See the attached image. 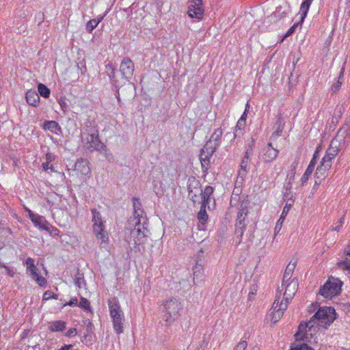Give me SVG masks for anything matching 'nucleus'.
Returning a JSON list of instances; mask_svg holds the SVG:
<instances>
[{"instance_id":"f257e3e1","label":"nucleus","mask_w":350,"mask_h":350,"mask_svg":"<svg viewBox=\"0 0 350 350\" xmlns=\"http://www.w3.org/2000/svg\"><path fill=\"white\" fill-rule=\"evenodd\" d=\"M336 318L335 310L332 307H320L307 323H301L295 334V342L291 350H314L306 342L312 343L313 335L317 330H325Z\"/></svg>"},{"instance_id":"f03ea898","label":"nucleus","mask_w":350,"mask_h":350,"mask_svg":"<svg viewBox=\"0 0 350 350\" xmlns=\"http://www.w3.org/2000/svg\"><path fill=\"white\" fill-rule=\"evenodd\" d=\"M163 306V319L166 322V325H170L176 321L180 315V311L183 308L180 301L175 297L167 299Z\"/></svg>"},{"instance_id":"7ed1b4c3","label":"nucleus","mask_w":350,"mask_h":350,"mask_svg":"<svg viewBox=\"0 0 350 350\" xmlns=\"http://www.w3.org/2000/svg\"><path fill=\"white\" fill-rule=\"evenodd\" d=\"M107 302L114 330L118 334H120L123 332L124 313L116 297L108 299Z\"/></svg>"},{"instance_id":"20e7f679","label":"nucleus","mask_w":350,"mask_h":350,"mask_svg":"<svg viewBox=\"0 0 350 350\" xmlns=\"http://www.w3.org/2000/svg\"><path fill=\"white\" fill-rule=\"evenodd\" d=\"M342 284V282L338 278H329L328 280L320 288L319 294L325 298L332 299L340 293Z\"/></svg>"},{"instance_id":"39448f33","label":"nucleus","mask_w":350,"mask_h":350,"mask_svg":"<svg viewBox=\"0 0 350 350\" xmlns=\"http://www.w3.org/2000/svg\"><path fill=\"white\" fill-rule=\"evenodd\" d=\"M82 142L84 146L89 150H96L100 152H106L107 148L99 139L97 131L91 134L83 135Z\"/></svg>"},{"instance_id":"423d86ee","label":"nucleus","mask_w":350,"mask_h":350,"mask_svg":"<svg viewBox=\"0 0 350 350\" xmlns=\"http://www.w3.org/2000/svg\"><path fill=\"white\" fill-rule=\"evenodd\" d=\"M280 297L277 295L269 314L271 317V321L273 324L281 319L288 306L287 301H283V300L280 301Z\"/></svg>"},{"instance_id":"0eeeda50","label":"nucleus","mask_w":350,"mask_h":350,"mask_svg":"<svg viewBox=\"0 0 350 350\" xmlns=\"http://www.w3.org/2000/svg\"><path fill=\"white\" fill-rule=\"evenodd\" d=\"M342 139L338 134L334 138L329 144V146L326 150L325 156L322 159L327 160L332 163V159L338 154L341 146Z\"/></svg>"},{"instance_id":"6e6552de","label":"nucleus","mask_w":350,"mask_h":350,"mask_svg":"<svg viewBox=\"0 0 350 350\" xmlns=\"http://www.w3.org/2000/svg\"><path fill=\"white\" fill-rule=\"evenodd\" d=\"M187 13L191 18L202 19L204 15L202 0H193L188 7Z\"/></svg>"},{"instance_id":"1a4fd4ad","label":"nucleus","mask_w":350,"mask_h":350,"mask_svg":"<svg viewBox=\"0 0 350 350\" xmlns=\"http://www.w3.org/2000/svg\"><path fill=\"white\" fill-rule=\"evenodd\" d=\"M321 146H319L314 155H313V157L311 160V161L310 162V164L308 166L305 173L303 174L302 177L301 178V185H304L305 183L308 181V180L309 179L310 176H311L314 169V167H315V165L317 163V160L320 157V152H321Z\"/></svg>"},{"instance_id":"9d476101","label":"nucleus","mask_w":350,"mask_h":350,"mask_svg":"<svg viewBox=\"0 0 350 350\" xmlns=\"http://www.w3.org/2000/svg\"><path fill=\"white\" fill-rule=\"evenodd\" d=\"M282 287H284L283 299L282 300H283V301H287L288 304V301L291 300L297 290L298 283L297 281L293 280L292 281L286 283V285H282Z\"/></svg>"},{"instance_id":"9b49d317","label":"nucleus","mask_w":350,"mask_h":350,"mask_svg":"<svg viewBox=\"0 0 350 350\" xmlns=\"http://www.w3.org/2000/svg\"><path fill=\"white\" fill-rule=\"evenodd\" d=\"M120 71L122 76L129 80L133 75L134 64L129 58L124 57L120 64Z\"/></svg>"},{"instance_id":"f8f14e48","label":"nucleus","mask_w":350,"mask_h":350,"mask_svg":"<svg viewBox=\"0 0 350 350\" xmlns=\"http://www.w3.org/2000/svg\"><path fill=\"white\" fill-rule=\"evenodd\" d=\"M93 226L94 232L97 239L100 240L101 243H106L108 241V233L105 229L103 220H95Z\"/></svg>"},{"instance_id":"ddd939ff","label":"nucleus","mask_w":350,"mask_h":350,"mask_svg":"<svg viewBox=\"0 0 350 350\" xmlns=\"http://www.w3.org/2000/svg\"><path fill=\"white\" fill-rule=\"evenodd\" d=\"M331 166L332 163L328 162L327 160L321 159V164L317 167L315 173L316 183H318V180L320 183L321 180L325 178Z\"/></svg>"},{"instance_id":"4468645a","label":"nucleus","mask_w":350,"mask_h":350,"mask_svg":"<svg viewBox=\"0 0 350 350\" xmlns=\"http://www.w3.org/2000/svg\"><path fill=\"white\" fill-rule=\"evenodd\" d=\"M344 254L345 259L338 262L337 266L345 272L350 280V245L345 248Z\"/></svg>"},{"instance_id":"2eb2a0df","label":"nucleus","mask_w":350,"mask_h":350,"mask_svg":"<svg viewBox=\"0 0 350 350\" xmlns=\"http://www.w3.org/2000/svg\"><path fill=\"white\" fill-rule=\"evenodd\" d=\"M204 261L202 259H199L198 260V262H196L195 266L193 267V282L196 284H198L203 280V278H204L203 266H204Z\"/></svg>"},{"instance_id":"dca6fc26","label":"nucleus","mask_w":350,"mask_h":350,"mask_svg":"<svg viewBox=\"0 0 350 350\" xmlns=\"http://www.w3.org/2000/svg\"><path fill=\"white\" fill-rule=\"evenodd\" d=\"M75 170L84 176H89L91 174L88 161L82 159L75 163Z\"/></svg>"},{"instance_id":"f3484780","label":"nucleus","mask_w":350,"mask_h":350,"mask_svg":"<svg viewBox=\"0 0 350 350\" xmlns=\"http://www.w3.org/2000/svg\"><path fill=\"white\" fill-rule=\"evenodd\" d=\"M250 153V152L249 150H247L245 152V155L242 159L241 166H240L241 168L239 171L237 182L239 181V180H241V181H243L248 172L247 167H248V164L250 161V158H249Z\"/></svg>"},{"instance_id":"a211bd4d","label":"nucleus","mask_w":350,"mask_h":350,"mask_svg":"<svg viewBox=\"0 0 350 350\" xmlns=\"http://www.w3.org/2000/svg\"><path fill=\"white\" fill-rule=\"evenodd\" d=\"M278 153V150L273 148L271 144L269 143L265 148L262 159L265 162H272L277 158Z\"/></svg>"},{"instance_id":"6ab92c4d","label":"nucleus","mask_w":350,"mask_h":350,"mask_svg":"<svg viewBox=\"0 0 350 350\" xmlns=\"http://www.w3.org/2000/svg\"><path fill=\"white\" fill-rule=\"evenodd\" d=\"M136 223L134 227V229L132 230V234H135L137 233L138 236H142V237L148 236V220H144V222L142 224L141 220H136Z\"/></svg>"},{"instance_id":"aec40b11","label":"nucleus","mask_w":350,"mask_h":350,"mask_svg":"<svg viewBox=\"0 0 350 350\" xmlns=\"http://www.w3.org/2000/svg\"><path fill=\"white\" fill-rule=\"evenodd\" d=\"M34 226L40 229L45 230L49 232L51 235L55 236L58 234L57 229L53 228L47 220H31Z\"/></svg>"},{"instance_id":"412c9836","label":"nucleus","mask_w":350,"mask_h":350,"mask_svg":"<svg viewBox=\"0 0 350 350\" xmlns=\"http://www.w3.org/2000/svg\"><path fill=\"white\" fill-rule=\"evenodd\" d=\"M27 272L29 273L32 279L34 280L40 286H45L46 280L44 277L40 275L39 270L36 265L27 269Z\"/></svg>"},{"instance_id":"4be33fe9","label":"nucleus","mask_w":350,"mask_h":350,"mask_svg":"<svg viewBox=\"0 0 350 350\" xmlns=\"http://www.w3.org/2000/svg\"><path fill=\"white\" fill-rule=\"evenodd\" d=\"M27 272L29 273L32 279L34 280L40 286H45L46 280L44 277L40 275L39 270L36 265L27 269Z\"/></svg>"},{"instance_id":"5701e85b","label":"nucleus","mask_w":350,"mask_h":350,"mask_svg":"<svg viewBox=\"0 0 350 350\" xmlns=\"http://www.w3.org/2000/svg\"><path fill=\"white\" fill-rule=\"evenodd\" d=\"M133 206L134 209V219H143L146 217L145 213L142 208V204L139 199L133 198Z\"/></svg>"},{"instance_id":"b1692460","label":"nucleus","mask_w":350,"mask_h":350,"mask_svg":"<svg viewBox=\"0 0 350 350\" xmlns=\"http://www.w3.org/2000/svg\"><path fill=\"white\" fill-rule=\"evenodd\" d=\"M199 191H200V194L202 195V203H204L205 204H215L214 198L211 196L213 192V188L212 187L207 186L203 192H202L201 190Z\"/></svg>"},{"instance_id":"393cba45","label":"nucleus","mask_w":350,"mask_h":350,"mask_svg":"<svg viewBox=\"0 0 350 350\" xmlns=\"http://www.w3.org/2000/svg\"><path fill=\"white\" fill-rule=\"evenodd\" d=\"M26 100L29 105L37 106L40 102L39 94L35 90H29L26 93Z\"/></svg>"},{"instance_id":"a878e982","label":"nucleus","mask_w":350,"mask_h":350,"mask_svg":"<svg viewBox=\"0 0 350 350\" xmlns=\"http://www.w3.org/2000/svg\"><path fill=\"white\" fill-rule=\"evenodd\" d=\"M43 128L56 135H59L61 133V127L55 121H46Z\"/></svg>"},{"instance_id":"bb28decb","label":"nucleus","mask_w":350,"mask_h":350,"mask_svg":"<svg viewBox=\"0 0 350 350\" xmlns=\"http://www.w3.org/2000/svg\"><path fill=\"white\" fill-rule=\"evenodd\" d=\"M296 267V262L292 263L291 262L287 265L283 275L282 286L286 285V283L289 282L291 280L293 273Z\"/></svg>"},{"instance_id":"cd10ccee","label":"nucleus","mask_w":350,"mask_h":350,"mask_svg":"<svg viewBox=\"0 0 350 350\" xmlns=\"http://www.w3.org/2000/svg\"><path fill=\"white\" fill-rule=\"evenodd\" d=\"M66 323L63 321H54L49 323V329L53 332H62L66 329Z\"/></svg>"},{"instance_id":"c85d7f7f","label":"nucleus","mask_w":350,"mask_h":350,"mask_svg":"<svg viewBox=\"0 0 350 350\" xmlns=\"http://www.w3.org/2000/svg\"><path fill=\"white\" fill-rule=\"evenodd\" d=\"M314 0H304L300 6L301 23H303L307 16L309 8Z\"/></svg>"},{"instance_id":"c756f323","label":"nucleus","mask_w":350,"mask_h":350,"mask_svg":"<svg viewBox=\"0 0 350 350\" xmlns=\"http://www.w3.org/2000/svg\"><path fill=\"white\" fill-rule=\"evenodd\" d=\"M291 12V6L286 3L284 5H280L277 8L275 12L273 15L274 17L277 18H282V17L286 16Z\"/></svg>"},{"instance_id":"7c9ffc66","label":"nucleus","mask_w":350,"mask_h":350,"mask_svg":"<svg viewBox=\"0 0 350 350\" xmlns=\"http://www.w3.org/2000/svg\"><path fill=\"white\" fill-rule=\"evenodd\" d=\"M246 118L247 115L245 112H244L237 123L234 131L235 133L233 135V139H234L239 133H241L242 130L245 128L246 124Z\"/></svg>"},{"instance_id":"2f4dec72","label":"nucleus","mask_w":350,"mask_h":350,"mask_svg":"<svg viewBox=\"0 0 350 350\" xmlns=\"http://www.w3.org/2000/svg\"><path fill=\"white\" fill-rule=\"evenodd\" d=\"M215 204H205L202 203L200 210L198 213V219H208V214L206 212V208L210 211L214 208Z\"/></svg>"},{"instance_id":"473e14b6","label":"nucleus","mask_w":350,"mask_h":350,"mask_svg":"<svg viewBox=\"0 0 350 350\" xmlns=\"http://www.w3.org/2000/svg\"><path fill=\"white\" fill-rule=\"evenodd\" d=\"M107 72L108 75L111 81V83L115 85L116 87L120 85V83L116 78L115 70L116 68L111 64H108L106 65Z\"/></svg>"},{"instance_id":"72a5a7b5","label":"nucleus","mask_w":350,"mask_h":350,"mask_svg":"<svg viewBox=\"0 0 350 350\" xmlns=\"http://www.w3.org/2000/svg\"><path fill=\"white\" fill-rule=\"evenodd\" d=\"M222 134L223 131L221 129H216L212 134L209 142L215 144L216 146H219Z\"/></svg>"},{"instance_id":"f704fd0d","label":"nucleus","mask_w":350,"mask_h":350,"mask_svg":"<svg viewBox=\"0 0 350 350\" xmlns=\"http://www.w3.org/2000/svg\"><path fill=\"white\" fill-rule=\"evenodd\" d=\"M217 147L218 146H216L215 144L211 143V142H208L204 145L201 151L207 153L210 156H212Z\"/></svg>"},{"instance_id":"c9c22d12","label":"nucleus","mask_w":350,"mask_h":350,"mask_svg":"<svg viewBox=\"0 0 350 350\" xmlns=\"http://www.w3.org/2000/svg\"><path fill=\"white\" fill-rule=\"evenodd\" d=\"M38 91L40 96L48 98L50 96V90L44 84L40 83L38 86Z\"/></svg>"},{"instance_id":"e433bc0d","label":"nucleus","mask_w":350,"mask_h":350,"mask_svg":"<svg viewBox=\"0 0 350 350\" xmlns=\"http://www.w3.org/2000/svg\"><path fill=\"white\" fill-rule=\"evenodd\" d=\"M343 70H344V68L342 69V70H341V72L340 73V75L338 77V79L337 82H336L332 85V90L334 92H336L337 91H338L339 89L340 88V87H341V85H342V83Z\"/></svg>"},{"instance_id":"4c0bfd02","label":"nucleus","mask_w":350,"mask_h":350,"mask_svg":"<svg viewBox=\"0 0 350 350\" xmlns=\"http://www.w3.org/2000/svg\"><path fill=\"white\" fill-rule=\"evenodd\" d=\"M79 306L85 311H91V308L90 306V302L89 301L84 297L80 298V302L79 304Z\"/></svg>"},{"instance_id":"58836bf2","label":"nucleus","mask_w":350,"mask_h":350,"mask_svg":"<svg viewBox=\"0 0 350 350\" xmlns=\"http://www.w3.org/2000/svg\"><path fill=\"white\" fill-rule=\"evenodd\" d=\"M245 228V220H239L236 224V233L239 234L241 236L243 235L244 229Z\"/></svg>"},{"instance_id":"ea45409f","label":"nucleus","mask_w":350,"mask_h":350,"mask_svg":"<svg viewBox=\"0 0 350 350\" xmlns=\"http://www.w3.org/2000/svg\"><path fill=\"white\" fill-rule=\"evenodd\" d=\"M293 203V200L290 199L286 204L285 206L283 208L282 213L280 215V219H284L286 217L288 212L289 211L292 204Z\"/></svg>"},{"instance_id":"a19ab883","label":"nucleus","mask_w":350,"mask_h":350,"mask_svg":"<svg viewBox=\"0 0 350 350\" xmlns=\"http://www.w3.org/2000/svg\"><path fill=\"white\" fill-rule=\"evenodd\" d=\"M51 298L57 299L58 295L57 294H55L54 293H53L51 291H46L44 293L43 296H42L43 301H47Z\"/></svg>"},{"instance_id":"79ce46f5","label":"nucleus","mask_w":350,"mask_h":350,"mask_svg":"<svg viewBox=\"0 0 350 350\" xmlns=\"http://www.w3.org/2000/svg\"><path fill=\"white\" fill-rule=\"evenodd\" d=\"M98 26L95 20L91 19L86 24L85 29L88 33H92V31Z\"/></svg>"},{"instance_id":"37998d69","label":"nucleus","mask_w":350,"mask_h":350,"mask_svg":"<svg viewBox=\"0 0 350 350\" xmlns=\"http://www.w3.org/2000/svg\"><path fill=\"white\" fill-rule=\"evenodd\" d=\"M83 283H84L83 278L79 273H78L75 278V285L77 286L79 288H81Z\"/></svg>"},{"instance_id":"c03bdc74","label":"nucleus","mask_w":350,"mask_h":350,"mask_svg":"<svg viewBox=\"0 0 350 350\" xmlns=\"http://www.w3.org/2000/svg\"><path fill=\"white\" fill-rule=\"evenodd\" d=\"M247 343L245 340H241L235 347L234 350H245Z\"/></svg>"},{"instance_id":"a18cd8bd","label":"nucleus","mask_w":350,"mask_h":350,"mask_svg":"<svg viewBox=\"0 0 350 350\" xmlns=\"http://www.w3.org/2000/svg\"><path fill=\"white\" fill-rule=\"evenodd\" d=\"M211 157V156H210L207 153L204 152L202 151H201L200 154V160L203 162H206V161L208 162Z\"/></svg>"},{"instance_id":"49530a36","label":"nucleus","mask_w":350,"mask_h":350,"mask_svg":"<svg viewBox=\"0 0 350 350\" xmlns=\"http://www.w3.org/2000/svg\"><path fill=\"white\" fill-rule=\"evenodd\" d=\"M283 221L284 220H278L276 225L275 226V228H274L275 235H276L281 230Z\"/></svg>"},{"instance_id":"de8ad7c7","label":"nucleus","mask_w":350,"mask_h":350,"mask_svg":"<svg viewBox=\"0 0 350 350\" xmlns=\"http://www.w3.org/2000/svg\"><path fill=\"white\" fill-rule=\"evenodd\" d=\"M55 158H56L55 155L51 152H47L45 156L46 161H48L50 163L55 161Z\"/></svg>"},{"instance_id":"09e8293b","label":"nucleus","mask_w":350,"mask_h":350,"mask_svg":"<svg viewBox=\"0 0 350 350\" xmlns=\"http://www.w3.org/2000/svg\"><path fill=\"white\" fill-rule=\"evenodd\" d=\"M25 264L27 265V269L33 267L35 265L34 260L30 257H28L25 260Z\"/></svg>"},{"instance_id":"8fccbe9b","label":"nucleus","mask_w":350,"mask_h":350,"mask_svg":"<svg viewBox=\"0 0 350 350\" xmlns=\"http://www.w3.org/2000/svg\"><path fill=\"white\" fill-rule=\"evenodd\" d=\"M199 259H202L204 261V251L201 249L198 252V254L196 256L195 262H198Z\"/></svg>"},{"instance_id":"3c124183","label":"nucleus","mask_w":350,"mask_h":350,"mask_svg":"<svg viewBox=\"0 0 350 350\" xmlns=\"http://www.w3.org/2000/svg\"><path fill=\"white\" fill-rule=\"evenodd\" d=\"M78 303V300L76 297H72L70 299V300L66 303L64 304V306H76Z\"/></svg>"},{"instance_id":"603ef678","label":"nucleus","mask_w":350,"mask_h":350,"mask_svg":"<svg viewBox=\"0 0 350 350\" xmlns=\"http://www.w3.org/2000/svg\"><path fill=\"white\" fill-rule=\"evenodd\" d=\"M77 329L75 328H70L66 333L65 336L68 337H70L72 336H75L77 334Z\"/></svg>"},{"instance_id":"864d4df0","label":"nucleus","mask_w":350,"mask_h":350,"mask_svg":"<svg viewBox=\"0 0 350 350\" xmlns=\"http://www.w3.org/2000/svg\"><path fill=\"white\" fill-rule=\"evenodd\" d=\"M3 268H5L6 273L8 275L12 276V277L14 276V271H13L12 269H11L10 267H9L8 266H3Z\"/></svg>"},{"instance_id":"5fc2aeb1","label":"nucleus","mask_w":350,"mask_h":350,"mask_svg":"<svg viewBox=\"0 0 350 350\" xmlns=\"http://www.w3.org/2000/svg\"><path fill=\"white\" fill-rule=\"evenodd\" d=\"M342 226V220H338L336 226L333 228L335 231H339L340 228Z\"/></svg>"},{"instance_id":"6e6d98bb","label":"nucleus","mask_w":350,"mask_h":350,"mask_svg":"<svg viewBox=\"0 0 350 350\" xmlns=\"http://www.w3.org/2000/svg\"><path fill=\"white\" fill-rule=\"evenodd\" d=\"M59 103L62 109L64 111H67V105H66V102L64 100H59Z\"/></svg>"},{"instance_id":"4d7b16f0","label":"nucleus","mask_w":350,"mask_h":350,"mask_svg":"<svg viewBox=\"0 0 350 350\" xmlns=\"http://www.w3.org/2000/svg\"><path fill=\"white\" fill-rule=\"evenodd\" d=\"M342 111H343V107L342 106H340V107H337L336 108L334 113H337V115L338 116H340L341 115V113H342Z\"/></svg>"},{"instance_id":"13d9d810","label":"nucleus","mask_w":350,"mask_h":350,"mask_svg":"<svg viewBox=\"0 0 350 350\" xmlns=\"http://www.w3.org/2000/svg\"><path fill=\"white\" fill-rule=\"evenodd\" d=\"M295 25H294L293 27H291L288 31L285 34V36L284 37H287L288 36H290L291 34H292L294 31H295Z\"/></svg>"},{"instance_id":"bf43d9fd","label":"nucleus","mask_w":350,"mask_h":350,"mask_svg":"<svg viewBox=\"0 0 350 350\" xmlns=\"http://www.w3.org/2000/svg\"><path fill=\"white\" fill-rule=\"evenodd\" d=\"M49 163H50V162H48V161H45L42 163V167L45 171H46L49 169V167H50Z\"/></svg>"},{"instance_id":"052dcab7","label":"nucleus","mask_w":350,"mask_h":350,"mask_svg":"<svg viewBox=\"0 0 350 350\" xmlns=\"http://www.w3.org/2000/svg\"><path fill=\"white\" fill-rule=\"evenodd\" d=\"M282 124H283V122H282V121L281 120V119H280V118H278V121H277V122H276V125H278V130H279V129H280V128H282Z\"/></svg>"},{"instance_id":"680f3d73","label":"nucleus","mask_w":350,"mask_h":350,"mask_svg":"<svg viewBox=\"0 0 350 350\" xmlns=\"http://www.w3.org/2000/svg\"><path fill=\"white\" fill-rule=\"evenodd\" d=\"M103 18H104V16H100L97 18H94L93 20H95L96 24L98 25L102 21Z\"/></svg>"},{"instance_id":"e2e57ef3","label":"nucleus","mask_w":350,"mask_h":350,"mask_svg":"<svg viewBox=\"0 0 350 350\" xmlns=\"http://www.w3.org/2000/svg\"><path fill=\"white\" fill-rule=\"evenodd\" d=\"M243 216V213H238L237 219H240Z\"/></svg>"},{"instance_id":"0e129e2a","label":"nucleus","mask_w":350,"mask_h":350,"mask_svg":"<svg viewBox=\"0 0 350 350\" xmlns=\"http://www.w3.org/2000/svg\"><path fill=\"white\" fill-rule=\"evenodd\" d=\"M4 246V243L3 242H2L1 240H0V250H1Z\"/></svg>"},{"instance_id":"69168bd1","label":"nucleus","mask_w":350,"mask_h":350,"mask_svg":"<svg viewBox=\"0 0 350 350\" xmlns=\"http://www.w3.org/2000/svg\"><path fill=\"white\" fill-rule=\"evenodd\" d=\"M49 170H51V171H52V172H55V169H54V167H53V165H51V166L49 167Z\"/></svg>"},{"instance_id":"338daca9","label":"nucleus","mask_w":350,"mask_h":350,"mask_svg":"<svg viewBox=\"0 0 350 350\" xmlns=\"http://www.w3.org/2000/svg\"><path fill=\"white\" fill-rule=\"evenodd\" d=\"M154 191H155V193H156L157 194H159V191H159V189H157V188H156V187H154Z\"/></svg>"},{"instance_id":"774afa93","label":"nucleus","mask_w":350,"mask_h":350,"mask_svg":"<svg viewBox=\"0 0 350 350\" xmlns=\"http://www.w3.org/2000/svg\"><path fill=\"white\" fill-rule=\"evenodd\" d=\"M206 221H207L206 219L202 220V224L204 225L206 223Z\"/></svg>"}]
</instances>
